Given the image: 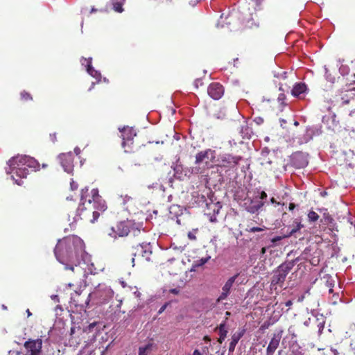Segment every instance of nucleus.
I'll return each mask as SVG.
<instances>
[{"label":"nucleus","mask_w":355,"mask_h":355,"mask_svg":"<svg viewBox=\"0 0 355 355\" xmlns=\"http://www.w3.org/2000/svg\"><path fill=\"white\" fill-rule=\"evenodd\" d=\"M282 331H281L278 334H275L271 339V340L269 343L268 346L267 347L266 352L268 353H274L277 348L279 346L281 338H282Z\"/></svg>","instance_id":"nucleus-19"},{"label":"nucleus","mask_w":355,"mask_h":355,"mask_svg":"<svg viewBox=\"0 0 355 355\" xmlns=\"http://www.w3.org/2000/svg\"><path fill=\"white\" fill-rule=\"evenodd\" d=\"M210 259V257H206L204 258H201L198 262L196 264L195 266H202L205 263H207L208 260Z\"/></svg>","instance_id":"nucleus-31"},{"label":"nucleus","mask_w":355,"mask_h":355,"mask_svg":"<svg viewBox=\"0 0 355 355\" xmlns=\"http://www.w3.org/2000/svg\"><path fill=\"white\" fill-rule=\"evenodd\" d=\"M236 276H233L232 277H230L227 282L225 284V285L223 286V287L222 288V291H224V292H226V293H230V289L236 279Z\"/></svg>","instance_id":"nucleus-26"},{"label":"nucleus","mask_w":355,"mask_h":355,"mask_svg":"<svg viewBox=\"0 0 355 355\" xmlns=\"http://www.w3.org/2000/svg\"><path fill=\"white\" fill-rule=\"evenodd\" d=\"M50 138L53 142H55L56 141L55 134L50 135Z\"/></svg>","instance_id":"nucleus-44"},{"label":"nucleus","mask_w":355,"mask_h":355,"mask_svg":"<svg viewBox=\"0 0 355 355\" xmlns=\"http://www.w3.org/2000/svg\"><path fill=\"white\" fill-rule=\"evenodd\" d=\"M308 218L311 222H315L319 218V216L316 212L311 211L308 214Z\"/></svg>","instance_id":"nucleus-30"},{"label":"nucleus","mask_w":355,"mask_h":355,"mask_svg":"<svg viewBox=\"0 0 355 355\" xmlns=\"http://www.w3.org/2000/svg\"><path fill=\"white\" fill-rule=\"evenodd\" d=\"M291 161L294 167L304 168L308 164L307 155L302 152H296L291 155Z\"/></svg>","instance_id":"nucleus-10"},{"label":"nucleus","mask_w":355,"mask_h":355,"mask_svg":"<svg viewBox=\"0 0 355 355\" xmlns=\"http://www.w3.org/2000/svg\"><path fill=\"white\" fill-rule=\"evenodd\" d=\"M274 353H268V352H266V355H273Z\"/></svg>","instance_id":"nucleus-64"},{"label":"nucleus","mask_w":355,"mask_h":355,"mask_svg":"<svg viewBox=\"0 0 355 355\" xmlns=\"http://www.w3.org/2000/svg\"><path fill=\"white\" fill-rule=\"evenodd\" d=\"M306 90V86L304 83H297L294 85L292 89V94L294 96L301 98V95L303 94Z\"/></svg>","instance_id":"nucleus-21"},{"label":"nucleus","mask_w":355,"mask_h":355,"mask_svg":"<svg viewBox=\"0 0 355 355\" xmlns=\"http://www.w3.org/2000/svg\"><path fill=\"white\" fill-rule=\"evenodd\" d=\"M42 339L28 340L24 343L26 349L25 354L23 355H42Z\"/></svg>","instance_id":"nucleus-6"},{"label":"nucleus","mask_w":355,"mask_h":355,"mask_svg":"<svg viewBox=\"0 0 355 355\" xmlns=\"http://www.w3.org/2000/svg\"><path fill=\"white\" fill-rule=\"evenodd\" d=\"M21 97L22 99L24 100H30V99H32L30 94L26 92H23L21 93Z\"/></svg>","instance_id":"nucleus-34"},{"label":"nucleus","mask_w":355,"mask_h":355,"mask_svg":"<svg viewBox=\"0 0 355 355\" xmlns=\"http://www.w3.org/2000/svg\"><path fill=\"white\" fill-rule=\"evenodd\" d=\"M137 252L141 253V259H145L146 260L149 259V256L151 254L150 247L148 245H140L138 247Z\"/></svg>","instance_id":"nucleus-22"},{"label":"nucleus","mask_w":355,"mask_h":355,"mask_svg":"<svg viewBox=\"0 0 355 355\" xmlns=\"http://www.w3.org/2000/svg\"><path fill=\"white\" fill-rule=\"evenodd\" d=\"M124 1L125 0H111L113 9L117 12H122L123 11L122 5Z\"/></svg>","instance_id":"nucleus-25"},{"label":"nucleus","mask_w":355,"mask_h":355,"mask_svg":"<svg viewBox=\"0 0 355 355\" xmlns=\"http://www.w3.org/2000/svg\"><path fill=\"white\" fill-rule=\"evenodd\" d=\"M293 304V302L291 300H288L286 303H285V305L286 306H291V305Z\"/></svg>","instance_id":"nucleus-48"},{"label":"nucleus","mask_w":355,"mask_h":355,"mask_svg":"<svg viewBox=\"0 0 355 355\" xmlns=\"http://www.w3.org/2000/svg\"><path fill=\"white\" fill-rule=\"evenodd\" d=\"M83 247V241L77 236H71L59 240L54 253L57 260L63 265H69L73 259L77 249Z\"/></svg>","instance_id":"nucleus-2"},{"label":"nucleus","mask_w":355,"mask_h":355,"mask_svg":"<svg viewBox=\"0 0 355 355\" xmlns=\"http://www.w3.org/2000/svg\"><path fill=\"white\" fill-rule=\"evenodd\" d=\"M253 1H254L256 3L257 5H259L262 0H252Z\"/></svg>","instance_id":"nucleus-57"},{"label":"nucleus","mask_w":355,"mask_h":355,"mask_svg":"<svg viewBox=\"0 0 355 355\" xmlns=\"http://www.w3.org/2000/svg\"><path fill=\"white\" fill-rule=\"evenodd\" d=\"M6 168L7 174L11 175L12 179L17 185H21V179L26 178L28 173V168L37 169L39 167L37 160L26 155H17L10 159Z\"/></svg>","instance_id":"nucleus-1"},{"label":"nucleus","mask_w":355,"mask_h":355,"mask_svg":"<svg viewBox=\"0 0 355 355\" xmlns=\"http://www.w3.org/2000/svg\"><path fill=\"white\" fill-rule=\"evenodd\" d=\"M52 299L54 300H58V295H53L51 296Z\"/></svg>","instance_id":"nucleus-60"},{"label":"nucleus","mask_w":355,"mask_h":355,"mask_svg":"<svg viewBox=\"0 0 355 355\" xmlns=\"http://www.w3.org/2000/svg\"><path fill=\"white\" fill-rule=\"evenodd\" d=\"M293 227L291 230L288 232L286 235L284 236V238L290 237L296 232H297L301 228L304 227V225L301 223L300 220L297 219L295 220L293 224Z\"/></svg>","instance_id":"nucleus-23"},{"label":"nucleus","mask_w":355,"mask_h":355,"mask_svg":"<svg viewBox=\"0 0 355 355\" xmlns=\"http://www.w3.org/2000/svg\"><path fill=\"white\" fill-rule=\"evenodd\" d=\"M230 293H226V292H224L222 291V293L220 295V296L216 299V303L218 304L219 303L220 301L225 300L227 298V297L228 296Z\"/></svg>","instance_id":"nucleus-32"},{"label":"nucleus","mask_w":355,"mask_h":355,"mask_svg":"<svg viewBox=\"0 0 355 355\" xmlns=\"http://www.w3.org/2000/svg\"><path fill=\"white\" fill-rule=\"evenodd\" d=\"M288 355H304L303 353L300 351L298 349H292Z\"/></svg>","instance_id":"nucleus-35"},{"label":"nucleus","mask_w":355,"mask_h":355,"mask_svg":"<svg viewBox=\"0 0 355 355\" xmlns=\"http://www.w3.org/2000/svg\"><path fill=\"white\" fill-rule=\"evenodd\" d=\"M286 270H277L272 277L271 281V286L280 285L284 283L285 278L289 272L291 268H286Z\"/></svg>","instance_id":"nucleus-17"},{"label":"nucleus","mask_w":355,"mask_h":355,"mask_svg":"<svg viewBox=\"0 0 355 355\" xmlns=\"http://www.w3.org/2000/svg\"><path fill=\"white\" fill-rule=\"evenodd\" d=\"M218 329L220 337L218 339V342L221 344L225 340L227 334V331L225 329V323H221L218 327Z\"/></svg>","instance_id":"nucleus-24"},{"label":"nucleus","mask_w":355,"mask_h":355,"mask_svg":"<svg viewBox=\"0 0 355 355\" xmlns=\"http://www.w3.org/2000/svg\"><path fill=\"white\" fill-rule=\"evenodd\" d=\"M231 315V313L229 311L225 312V319L227 320L228 317Z\"/></svg>","instance_id":"nucleus-54"},{"label":"nucleus","mask_w":355,"mask_h":355,"mask_svg":"<svg viewBox=\"0 0 355 355\" xmlns=\"http://www.w3.org/2000/svg\"><path fill=\"white\" fill-rule=\"evenodd\" d=\"M244 332H245V331L242 330V331H241L238 333H235L232 335V338H231V342L229 345V352H231V353L234 352L236 344L238 343L239 340L243 337Z\"/></svg>","instance_id":"nucleus-20"},{"label":"nucleus","mask_w":355,"mask_h":355,"mask_svg":"<svg viewBox=\"0 0 355 355\" xmlns=\"http://www.w3.org/2000/svg\"><path fill=\"white\" fill-rule=\"evenodd\" d=\"M82 65L86 67L87 73L93 78L97 80V83L101 80V74L99 71L95 70L92 66V58L88 59L83 58L80 60Z\"/></svg>","instance_id":"nucleus-13"},{"label":"nucleus","mask_w":355,"mask_h":355,"mask_svg":"<svg viewBox=\"0 0 355 355\" xmlns=\"http://www.w3.org/2000/svg\"><path fill=\"white\" fill-rule=\"evenodd\" d=\"M75 257L77 259V265H86V266H94V263L92 261V257L89 254L84 250V246L81 249H77Z\"/></svg>","instance_id":"nucleus-8"},{"label":"nucleus","mask_w":355,"mask_h":355,"mask_svg":"<svg viewBox=\"0 0 355 355\" xmlns=\"http://www.w3.org/2000/svg\"><path fill=\"white\" fill-rule=\"evenodd\" d=\"M92 268L88 267V268H87V270H85V273L88 274V273L89 272V273L92 274Z\"/></svg>","instance_id":"nucleus-49"},{"label":"nucleus","mask_w":355,"mask_h":355,"mask_svg":"<svg viewBox=\"0 0 355 355\" xmlns=\"http://www.w3.org/2000/svg\"><path fill=\"white\" fill-rule=\"evenodd\" d=\"M255 121L257 122V123L260 124L261 123H262L263 120L261 118H257L255 119Z\"/></svg>","instance_id":"nucleus-50"},{"label":"nucleus","mask_w":355,"mask_h":355,"mask_svg":"<svg viewBox=\"0 0 355 355\" xmlns=\"http://www.w3.org/2000/svg\"><path fill=\"white\" fill-rule=\"evenodd\" d=\"M58 159L64 171L68 173H71L73 170V157L71 152L62 153L58 156Z\"/></svg>","instance_id":"nucleus-9"},{"label":"nucleus","mask_w":355,"mask_h":355,"mask_svg":"<svg viewBox=\"0 0 355 355\" xmlns=\"http://www.w3.org/2000/svg\"><path fill=\"white\" fill-rule=\"evenodd\" d=\"M241 157L230 154H225L221 157V165L224 167H234L238 164Z\"/></svg>","instance_id":"nucleus-14"},{"label":"nucleus","mask_w":355,"mask_h":355,"mask_svg":"<svg viewBox=\"0 0 355 355\" xmlns=\"http://www.w3.org/2000/svg\"><path fill=\"white\" fill-rule=\"evenodd\" d=\"M193 355H202L198 349H195L193 352Z\"/></svg>","instance_id":"nucleus-45"},{"label":"nucleus","mask_w":355,"mask_h":355,"mask_svg":"<svg viewBox=\"0 0 355 355\" xmlns=\"http://www.w3.org/2000/svg\"><path fill=\"white\" fill-rule=\"evenodd\" d=\"M243 23L245 24V26L248 27V28H251L252 27V25H253V23L252 22H250V19H248V21H245L243 20Z\"/></svg>","instance_id":"nucleus-42"},{"label":"nucleus","mask_w":355,"mask_h":355,"mask_svg":"<svg viewBox=\"0 0 355 355\" xmlns=\"http://www.w3.org/2000/svg\"><path fill=\"white\" fill-rule=\"evenodd\" d=\"M71 190H76L78 189V184L73 180L71 182Z\"/></svg>","instance_id":"nucleus-40"},{"label":"nucleus","mask_w":355,"mask_h":355,"mask_svg":"<svg viewBox=\"0 0 355 355\" xmlns=\"http://www.w3.org/2000/svg\"><path fill=\"white\" fill-rule=\"evenodd\" d=\"M331 352L334 353V355H339V352L336 349H331Z\"/></svg>","instance_id":"nucleus-51"},{"label":"nucleus","mask_w":355,"mask_h":355,"mask_svg":"<svg viewBox=\"0 0 355 355\" xmlns=\"http://www.w3.org/2000/svg\"><path fill=\"white\" fill-rule=\"evenodd\" d=\"M120 198L121 199L122 203L123 205H125L126 202H128L131 199V198L130 196H127V195H125L124 196H121Z\"/></svg>","instance_id":"nucleus-36"},{"label":"nucleus","mask_w":355,"mask_h":355,"mask_svg":"<svg viewBox=\"0 0 355 355\" xmlns=\"http://www.w3.org/2000/svg\"><path fill=\"white\" fill-rule=\"evenodd\" d=\"M282 239V237L281 236H277V238L274 239L273 241H280Z\"/></svg>","instance_id":"nucleus-59"},{"label":"nucleus","mask_w":355,"mask_h":355,"mask_svg":"<svg viewBox=\"0 0 355 355\" xmlns=\"http://www.w3.org/2000/svg\"><path fill=\"white\" fill-rule=\"evenodd\" d=\"M152 347L153 343H148L145 347H140L139 348V355H148Z\"/></svg>","instance_id":"nucleus-28"},{"label":"nucleus","mask_w":355,"mask_h":355,"mask_svg":"<svg viewBox=\"0 0 355 355\" xmlns=\"http://www.w3.org/2000/svg\"><path fill=\"white\" fill-rule=\"evenodd\" d=\"M334 287H329V293H332L334 292V289H333Z\"/></svg>","instance_id":"nucleus-58"},{"label":"nucleus","mask_w":355,"mask_h":355,"mask_svg":"<svg viewBox=\"0 0 355 355\" xmlns=\"http://www.w3.org/2000/svg\"><path fill=\"white\" fill-rule=\"evenodd\" d=\"M319 276L320 278V280L324 283L327 287H334L335 284V280L334 277L327 272V271L324 270V268H322L319 272Z\"/></svg>","instance_id":"nucleus-18"},{"label":"nucleus","mask_w":355,"mask_h":355,"mask_svg":"<svg viewBox=\"0 0 355 355\" xmlns=\"http://www.w3.org/2000/svg\"><path fill=\"white\" fill-rule=\"evenodd\" d=\"M270 202H271L272 203H276V201H275V198H272L270 199Z\"/></svg>","instance_id":"nucleus-61"},{"label":"nucleus","mask_w":355,"mask_h":355,"mask_svg":"<svg viewBox=\"0 0 355 355\" xmlns=\"http://www.w3.org/2000/svg\"><path fill=\"white\" fill-rule=\"evenodd\" d=\"M129 232L130 230L128 226L125 223L121 222L116 225V228L112 227L108 235L116 239L117 236L123 237L128 236Z\"/></svg>","instance_id":"nucleus-11"},{"label":"nucleus","mask_w":355,"mask_h":355,"mask_svg":"<svg viewBox=\"0 0 355 355\" xmlns=\"http://www.w3.org/2000/svg\"><path fill=\"white\" fill-rule=\"evenodd\" d=\"M339 70H340V73L343 75V74L347 73L348 68L346 66H341L340 67Z\"/></svg>","instance_id":"nucleus-38"},{"label":"nucleus","mask_w":355,"mask_h":355,"mask_svg":"<svg viewBox=\"0 0 355 355\" xmlns=\"http://www.w3.org/2000/svg\"><path fill=\"white\" fill-rule=\"evenodd\" d=\"M169 292L174 295H178L180 293V290L178 288H172V289H170Z\"/></svg>","instance_id":"nucleus-41"},{"label":"nucleus","mask_w":355,"mask_h":355,"mask_svg":"<svg viewBox=\"0 0 355 355\" xmlns=\"http://www.w3.org/2000/svg\"><path fill=\"white\" fill-rule=\"evenodd\" d=\"M310 295H311L310 290L308 289L307 291H306V292L303 295H302L301 296H300L298 297L297 301L299 302H302L306 297V296L309 297Z\"/></svg>","instance_id":"nucleus-33"},{"label":"nucleus","mask_w":355,"mask_h":355,"mask_svg":"<svg viewBox=\"0 0 355 355\" xmlns=\"http://www.w3.org/2000/svg\"><path fill=\"white\" fill-rule=\"evenodd\" d=\"M95 325H96V323L90 324L87 327V328L89 329V330H90V329H93V328L95 327Z\"/></svg>","instance_id":"nucleus-52"},{"label":"nucleus","mask_w":355,"mask_h":355,"mask_svg":"<svg viewBox=\"0 0 355 355\" xmlns=\"http://www.w3.org/2000/svg\"><path fill=\"white\" fill-rule=\"evenodd\" d=\"M267 198L265 191H261L259 195L256 196L254 198H248L245 202V208L246 211L251 214L258 211L264 205L263 200Z\"/></svg>","instance_id":"nucleus-5"},{"label":"nucleus","mask_w":355,"mask_h":355,"mask_svg":"<svg viewBox=\"0 0 355 355\" xmlns=\"http://www.w3.org/2000/svg\"><path fill=\"white\" fill-rule=\"evenodd\" d=\"M203 339H204V340L207 341V342L211 340L210 338L208 336H205Z\"/></svg>","instance_id":"nucleus-55"},{"label":"nucleus","mask_w":355,"mask_h":355,"mask_svg":"<svg viewBox=\"0 0 355 355\" xmlns=\"http://www.w3.org/2000/svg\"><path fill=\"white\" fill-rule=\"evenodd\" d=\"M234 17V13H232L228 15L227 17H225V19L230 18V19H232Z\"/></svg>","instance_id":"nucleus-53"},{"label":"nucleus","mask_w":355,"mask_h":355,"mask_svg":"<svg viewBox=\"0 0 355 355\" xmlns=\"http://www.w3.org/2000/svg\"><path fill=\"white\" fill-rule=\"evenodd\" d=\"M88 193V188L85 187L81 190L80 203L77 209V216L80 215V211L84 209H87L86 205L92 207L94 209L93 211V219L92 223H94L100 216V212H103L107 209V205L104 200L98 194V190L94 189L91 191L92 197L87 199Z\"/></svg>","instance_id":"nucleus-3"},{"label":"nucleus","mask_w":355,"mask_h":355,"mask_svg":"<svg viewBox=\"0 0 355 355\" xmlns=\"http://www.w3.org/2000/svg\"><path fill=\"white\" fill-rule=\"evenodd\" d=\"M168 302L165 303V304H164V305H163V306L159 309V311H158V313H159V314H161L162 313H163V312L165 311V309H166V307L168 306Z\"/></svg>","instance_id":"nucleus-39"},{"label":"nucleus","mask_w":355,"mask_h":355,"mask_svg":"<svg viewBox=\"0 0 355 355\" xmlns=\"http://www.w3.org/2000/svg\"><path fill=\"white\" fill-rule=\"evenodd\" d=\"M316 320L318 322L317 327L318 328V333L320 335L322 333V331L324 328L325 318L323 317L322 315H321L320 318L317 317Z\"/></svg>","instance_id":"nucleus-27"},{"label":"nucleus","mask_w":355,"mask_h":355,"mask_svg":"<svg viewBox=\"0 0 355 355\" xmlns=\"http://www.w3.org/2000/svg\"><path fill=\"white\" fill-rule=\"evenodd\" d=\"M188 237L189 239L191 240H196V231H192V232H189L188 233Z\"/></svg>","instance_id":"nucleus-37"},{"label":"nucleus","mask_w":355,"mask_h":355,"mask_svg":"<svg viewBox=\"0 0 355 355\" xmlns=\"http://www.w3.org/2000/svg\"><path fill=\"white\" fill-rule=\"evenodd\" d=\"M322 122L325 124L328 129L336 131L339 127V121L336 120V115L335 114H329L322 118Z\"/></svg>","instance_id":"nucleus-15"},{"label":"nucleus","mask_w":355,"mask_h":355,"mask_svg":"<svg viewBox=\"0 0 355 355\" xmlns=\"http://www.w3.org/2000/svg\"><path fill=\"white\" fill-rule=\"evenodd\" d=\"M119 130L121 132V138L123 139L122 146L124 148L125 143L132 141L136 136V132L133 128L128 126L122 128H119Z\"/></svg>","instance_id":"nucleus-16"},{"label":"nucleus","mask_w":355,"mask_h":355,"mask_svg":"<svg viewBox=\"0 0 355 355\" xmlns=\"http://www.w3.org/2000/svg\"><path fill=\"white\" fill-rule=\"evenodd\" d=\"M294 207H295L294 204L291 203L290 205H289V209L290 210H293L294 209Z\"/></svg>","instance_id":"nucleus-56"},{"label":"nucleus","mask_w":355,"mask_h":355,"mask_svg":"<svg viewBox=\"0 0 355 355\" xmlns=\"http://www.w3.org/2000/svg\"><path fill=\"white\" fill-rule=\"evenodd\" d=\"M94 85H95V83H93L92 84V86H91V87L89 88V90H91V89L94 87Z\"/></svg>","instance_id":"nucleus-63"},{"label":"nucleus","mask_w":355,"mask_h":355,"mask_svg":"<svg viewBox=\"0 0 355 355\" xmlns=\"http://www.w3.org/2000/svg\"><path fill=\"white\" fill-rule=\"evenodd\" d=\"M196 270L194 269V268H191V269L189 270V272H195Z\"/></svg>","instance_id":"nucleus-62"},{"label":"nucleus","mask_w":355,"mask_h":355,"mask_svg":"<svg viewBox=\"0 0 355 355\" xmlns=\"http://www.w3.org/2000/svg\"><path fill=\"white\" fill-rule=\"evenodd\" d=\"M266 228L263 226L262 227H250V226H248V227L246 228V231L248 232H251V233H254V232H262V231H264Z\"/></svg>","instance_id":"nucleus-29"},{"label":"nucleus","mask_w":355,"mask_h":355,"mask_svg":"<svg viewBox=\"0 0 355 355\" xmlns=\"http://www.w3.org/2000/svg\"><path fill=\"white\" fill-rule=\"evenodd\" d=\"M215 151L211 149H207L205 151L198 153L196 156V164H205L207 167H209L211 164L215 159Z\"/></svg>","instance_id":"nucleus-7"},{"label":"nucleus","mask_w":355,"mask_h":355,"mask_svg":"<svg viewBox=\"0 0 355 355\" xmlns=\"http://www.w3.org/2000/svg\"><path fill=\"white\" fill-rule=\"evenodd\" d=\"M284 98H285L284 94H281L279 96V97H278V100H279V101H281L284 100Z\"/></svg>","instance_id":"nucleus-47"},{"label":"nucleus","mask_w":355,"mask_h":355,"mask_svg":"<svg viewBox=\"0 0 355 355\" xmlns=\"http://www.w3.org/2000/svg\"><path fill=\"white\" fill-rule=\"evenodd\" d=\"M207 92L211 98L214 100H218L224 94V88L218 83H212L209 85Z\"/></svg>","instance_id":"nucleus-12"},{"label":"nucleus","mask_w":355,"mask_h":355,"mask_svg":"<svg viewBox=\"0 0 355 355\" xmlns=\"http://www.w3.org/2000/svg\"><path fill=\"white\" fill-rule=\"evenodd\" d=\"M113 297V292L110 288H96L89 293L85 301V307L89 306V302L94 305H101L108 302ZM84 306L83 304H80Z\"/></svg>","instance_id":"nucleus-4"},{"label":"nucleus","mask_w":355,"mask_h":355,"mask_svg":"<svg viewBox=\"0 0 355 355\" xmlns=\"http://www.w3.org/2000/svg\"><path fill=\"white\" fill-rule=\"evenodd\" d=\"M74 153L78 155L80 153V149L78 147L74 148Z\"/></svg>","instance_id":"nucleus-46"},{"label":"nucleus","mask_w":355,"mask_h":355,"mask_svg":"<svg viewBox=\"0 0 355 355\" xmlns=\"http://www.w3.org/2000/svg\"><path fill=\"white\" fill-rule=\"evenodd\" d=\"M315 131L314 132V134L319 135L322 133L321 128H315Z\"/></svg>","instance_id":"nucleus-43"}]
</instances>
